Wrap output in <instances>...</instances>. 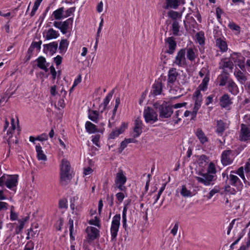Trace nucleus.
<instances>
[{"instance_id":"obj_1","label":"nucleus","mask_w":250,"mask_h":250,"mask_svg":"<svg viewBox=\"0 0 250 250\" xmlns=\"http://www.w3.org/2000/svg\"><path fill=\"white\" fill-rule=\"evenodd\" d=\"M70 165L66 159H62L60 165V179L62 183H66L71 179Z\"/></svg>"},{"instance_id":"obj_2","label":"nucleus","mask_w":250,"mask_h":250,"mask_svg":"<svg viewBox=\"0 0 250 250\" xmlns=\"http://www.w3.org/2000/svg\"><path fill=\"white\" fill-rule=\"evenodd\" d=\"M121 215L116 214L112 218L110 228L111 241L115 242L120 226Z\"/></svg>"},{"instance_id":"obj_3","label":"nucleus","mask_w":250,"mask_h":250,"mask_svg":"<svg viewBox=\"0 0 250 250\" xmlns=\"http://www.w3.org/2000/svg\"><path fill=\"white\" fill-rule=\"evenodd\" d=\"M185 49H180L176 54V55L173 61V65L177 66L179 67H185L187 65V62L185 55L186 53Z\"/></svg>"},{"instance_id":"obj_4","label":"nucleus","mask_w":250,"mask_h":250,"mask_svg":"<svg viewBox=\"0 0 250 250\" xmlns=\"http://www.w3.org/2000/svg\"><path fill=\"white\" fill-rule=\"evenodd\" d=\"M154 106L156 109H158L160 118H168L173 113L172 107L167 105V103H163L162 104H160L156 103L154 104Z\"/></svg>"},{"instance_id":"obj_5","label":"nucleus","mask_w":250,"mask_h":250,"mask_svg":"<svg viewBox=\"0 0 250 250\" xmlns=\"http://www.w3.org/2000/svg\"><path fill=\"white\" fill-rule=\"evenodd\" d=\"M126 177L122 169H120L117 173L115 179V188H117L121 191H125V187L124 186L126 182Z\"/></svg>"},{"instance_id":"obj_6","label":"nucleus","mask_w":250,"mask_h":250,"mask_svg":"<svg viewBox=\"0 0 250 250\" xmlns=\"http://www.w3.org/2000/svg\"><path fill=\"white\" fill-rule=\"evenodd\" d=\"M73 21V18H70L64 21H55L53 22V25L59 29L63 34H65L68 32L70 26L72 25Z\"/></svg>"},{"instance_id":"obj_7","label":"nucleus","mask_w":250,"mask_h":250,"mask_svg":"<svg viewBox=\"0 0 250 250\" xmlns=\"http://www.w3.org/2000/svg\"><path fill=\"white\" fill-rule=\"evenodd\" d=\"M199 175L200 176L195 177V179L199 183L206 186L213 185L212 182L215 180V175L209 173L200 172Z\"/></svg>"},{"instance_id":"obj_8","label":"nucleus","mask_w":250,"mask_h":250,"mask_svg":"<svg viewBox=\"0 0 250 250\" xmlns=\"http://www.w3.org/2000/svg\"><path fill=\"white\" fill-rule=\"evenodd\" d=\"M194 100V105L192 112V118L196 117L198 110L202 103V95L199 90H196L193 95Z\"/></svg>"},{"instance_id":"obj_9","label":"nucleus","mask_w":250,"mask_h":250,"mask_svg":"<svg viewBox=\"0 0 250 250\" xmlns=\"http://www.w3.org/2000/svg\"><path fill=\"white\" fill-rule=\"evenodd\" d=\"M144 117L146 123H154L158 120V115L154 110L147 107L144 111Z\"/></svg>"},{"instance_id":"obj_10","label":"nucleus","mask_w":250,"mask_h":250,"mask_svg":"<svg viewBox=\"0 0 250 250\" xmlns=\"http://www.w3.org/2000/svg\"><path fill=\"white\" fill-rule=\"evenodd\" d=\"M165 45L167 48L166 52L168 54H173L176 48L177 43L173 37H168L165 39Z\"/></svg>"},{"instance_id":"obj_11","label":"nucleus","mask_w":250,"mask_h":250,"mask_svg":"<svg viewBox=\"0 0 250 250\" xmlns=\"http://www.w3.org/2000/svg\"><path fill=\"white\" fill-rule=\"evenodd\" d=\"M233 151L226 150L223 151L221 155V162L223 166L230 165L233 161Z\"/></svg>"},{"instance_id":"obj_12","label":"nucleus","mask_w":250,"mask_h":250,"mask_svg":"<svg viewBox=\"0 0 250 250\" xmlns=\"http://www.w3.org/2000/svg\"><path fill=\"white\" fill-rule=\"evenodd\" d=\"M227 180L229 184L235 187L239 191L242 190L243 185L239 178L233 173H231L229 176H227Z\"/></svg>"},{"instance_id":"obj_13","label":"nucleus","mask_w":250,"mask_h":250,"mask_svg":"<svg viewBox=\"0 0 250 250\" xmlns=\"http://www.w3.org/2000/svg\"><path fill=\"white\" fill-rule=\"evenodd\" d=\"M239 139L242 141H250V126L244 124L241 125Z\"/></svg>"},{"instance_id":"obj_14","label":"nucleus","mask_w":250,"mask_h":250,"mask_svg":"<svg viewBox=\"0 0 250 250\" xmlns=\"http://www.w3.org/2000/svg\"><path fill=\"white\" fill-rule=\"evenodd\" d=\"M18 175H7L6 176L5 185L7 188L15 190L18 184Z\"/></svg>"},{"instance_id":"obj_15","label":"nucleus","mask_w":250,"mask_h":250,"mask_svg":"<svg viewBox=\"0 0 250 250\" xmlns=\"http://www.w3.org/2000/svg\"><path fill=\"white\" fill-rule=\"evenodd\" d=\"M179 74L175 68H170L168 72L167 84L172 87L176 82Z\"/></svg>"},{"instance_id":"obj_16","label":"nucleus","mask_w":250,"mask_h":250,"mask_svg":"<svg viewBox=\"0 0 250 250\" xmlns=\"http://www.w3.org/2000/svg\"><path fill=\"white\" fill-rule=\"evenodd\" d=\"M143 122L139 117L137 118L134 122V126L133 128V137L134 138L138 137L142 132Z\"/></svg>"},{"instance_id":"obj_17","label":"nucleus","mask_w":250,"mask_h":250,"mask_svg":"<svg viewBox=\"0 0 250 250\" xmlns=\"http://www.w3.org/2000/svg\"><path fill=\"white\" fill-rule=\"evenodd\" d=\"M162 80L159 79L157 81H155L152 85L151 93L153 96L160 95L162 91Z\"/></svg>"},{"instance_id":"obj_18","label":"nucleus","mask_w":250,"mask_h":250,"mask_svg":"<svg viewBox=\"0 0 250 250\" xmlns=\"http://www.w3.org/2000/svg\"><path fill=\"white\" fill-rule=\"evenodd\" d=\"M127 127V124L123 122L119 128L113 130L109 135V138L114 139L120 134L123 133Z\"/></svg>"},{"instance_id":"obj_19","label":"nucleus","mask_w":250,"mask_h":250,"mask_svg":"<svg viewBox=\"0 0 250 250\" xmlns=\"http://www.w3.org/2000/svg\"><path fill=\"white\" fill-rule=\"evenodd\" d=\"M165 8L176 9L181 5L185 3V0H166Z\"/></svg>"},{"instance_id":"obj_20","label":"nucleus","mask_w":250,"mask_h":250,"mask_svg":"<svg viewBox=\"0 0 250 250\" xmlns=\"http://www.w3.org/2000/svg\"><path fill=\"white\" fill-rule=\"evenodd\" d=\"M43 37L47 40L57 39L60 35L58 31L53 28H49L45 33H43Z\"/></svg>"},{"instance_id":"obj_21","label":"nucleus","mask_w":250,"mask_h":250,"mask_svg":"<svg viewBox=\"0 0 250 250\" xmlns=\"http://www.w3.org/2000/svg\"><path fill=\"white\" fill-rule=\"evenodd\" d=\"M58 47V43L54 42L48 44H44L43 50L44 52H49L50 54L53 55L56 52Z\"/></svg>"},{"instance_id":"obj_22","label":"nucleus","mask_w":250,"mask_h":250,"mask_svg":"<svg viewBox=\"0 0 250 250\" xmlns=\"http://www.w3.org/2000/svg\"><path fill=\"white\" fill-rule=\"evenodd\" d=\"M219 104L221 107L227 108L230 105L232 102L228 94H225L221 97Z\"/></svg>"},{"instance_id":"obj_23","label":"nucleus","mask_w":250,"mask_h":250,"mask_svg":"<svg viewBox=\"0 0 250 250\" xmlns=\"http://www.w3.org/2000/svg\"><path fill=\"white\" fill-rule=\"evenodd\" d=\"M215 44L221 52H225L228 50V45L224 38H217L215 41Z\"/></svg>"},{"instance_id":"obj_24","label":"nucleus","mask_w":250,"mask_h":250,"mask_svg":"<svg viewBox=\"0 0 250 250\" xmlns=\"http://www.w3.org/2000/svg\"><path fill=\"white\" fill-rule=\"evenodd\" d=\"M227 88L229 91L234 95H236L239 93L238 86L232 79L228 80Z\"/></svg>"},{"instance_id":"obj_25","label":"nucleus","mask_w":250,"mask_h":250,"mask_svg":"<svg viewBox=\"0 0 250 250\" xmlns=\"http://www.w3.org/2000/svg\"><path fill=\"white\" fill-rule=\"evenodd\" d=\"M234 75L237 81L242 84L245 83L247 78L245 74L239 69L236 68L234 71Z\"/></svg>"},{"instance_id":"obj_26","label":"nucleus","mask_w":250,"mask_h":250,"mask_svg":"<svg viewBox=\"0 0 250 250\" xmlns=\"http://www.w3.org/2000/svg\"><path fill=\"white\" fill-rule=\"evenodd\" d=\"M89 238L91 240H94L98 238L99 234V230L96 228L93 227H88L86 229Z\"/></svg>"},{"instance_id":"obj_27","label":"nucleus","mask_w":250,"mask_h":250,"mask_svg":"<svg viewBox=\"0 0 250 250\" xmlns=\"http://www.w3.org/2000/svg\"><path fill=\"white\" fill-rule=\"evenodd\" d=\"M36 61L38 67L45 72L48 71L47 66H48V63L46 62L45 58L40 56L36 60Z\"/></svg>"},{"instance_id":"obj_28","label":"nucleus","mask_w":250,"mask_h":250,"mask_svg":"<svg viewBox=\"0 0 250 250\" xmlns=\"http://www.w3.org/2000/svg\"><path fill=\"white\" fill-rule=\"evenodd\" d=\"M195 135L201 144H204L208 141V138L201 128H198L196 130Z\"/></svg>"},{"instance_id":"obj_29","label":"nucleus","mask_w":250,"mask_h":250,"mask_svg":"<svg viewBox=\"0 0 250 250\" xmlns=\"http://www.w3.org/2000/svg\"><path fill=\"white\" fill-rule=\"evenodd\" d=\"M36 151L37 152V158L39 160L46 161L47 157L43 153L42 147L40 144L36 145Z\"/></svg>"},{"instance_id":"obj_30","label":"nucleus","mask_w":250,"mask_h":250,"mask_svg":"<svg viewBox=\"0 0 250 250\" xmlns=\"http://www.w3.org/2000/svg\"><path fill=\"white\" fill-rule=\"evenodd\" d=\"M113 94V91L108 93L105 98L104 99L103 103L100 104V107H103V109L101 111L102 113L103 112L104 110L107 108V105L108 104L110 101L112 99Z\"/></svg>"},{"instance_id":"obj_31","label":"nucleus","mask_w":250,"mask_h":250,"mask_svg":"<svg viewBox=\"0 0 250 250\" xmlns=\"http://www.w3.org/2000/svg\"><path fill=\"white\" fill-rule=\"evenodd\" d=\"M64 7H60L57 10H55L53 13L52 16L54 19L56 20H61L63 19V13H64Z\"/></svg>"},{"instance_id":"obj_32","label":"nucleus","mask_w":250,"mask_h":250,"mask_svg":"<svg viewBox=\"0 0 250 250\" xmlns=\"http://www.w3.org/2000/svg\"><path fill=\"white\" fill-rule=\"evenodd\" d=\"M85 126L86 131L89 134L94 133L98 131V128L96 125L89 121H87L85 123Z\"/></svg>"},{"instance_id":"obj_33","label":"nucleus","mask_w":250,"mask_h":250,"mask_svg":"<svg viewBox=\"0 0 250 250\" xmlns=\"http://www.w3.org/2000/svg\"><path fill=\"white\" fill-rule=\"evenodd\" d=\"M185 49L186 50V54H187V57L188 59L191 62L194 61L196 57L194 50L190 47L186 48Z\"/></svg>"},{"instance_id":"obj_34","label":"nucleus","mask_w":250,"mask_h":250,"mask_svg":"<svg viewBox=\"0 0 250 250\" xmlns=\"http://www.w3.org/2000/svg\"><path fill=\"white\" fill-rule=\"evenodd\" d=\"M221 63V68L222 69H224L226 68L232 70L233 68V63L229 59L226 58L222 61Z\"/></svg>"},{"instance_id":"obj_35","label":"nucleus","mask_w":250,"mask_h":250,"mask_svg":"<svg viewBox=\"0 0 250 250\" xmlns=\"http://www.w3.org/2000/svg\"><path fill=\"white\" fill-rule=\"evenodd\" d=\"M88 118L95 123H98L99 118V112L96 110H89Z\"/></svg>"},{"instance_id":"obj_36","label":"nucleus","mask_w":250,"mask_h":250,"mask_svg":"<svg viewBox=\"0 0 250 250\" xmlns=\"http://www.w3.org/2000/svg\"><path fill=\"white\" fill-rule=\"evenodd\" d=\"M225 130V124L222 120L217 121L216 132L220 135H222Z\"/></svg>"},{"instance_id":"obj_37","label":"nucleus","mask_w":250,"mask_h":250,"mask_svg":"<svg viewBox=\"0 0 250 250\" xmlns=\"http://www.w3.org/2000/svg\"><path fill=\"white\" fill-rule=\"evenodd\" d=\"M209 81V78L206 76L203 80L202 83L199 85L198 88L196 90L205 91L207 88L208 83Z\"/></svg>"},{"instance_id":"obj_38","label":"nucleus","mask_w":250,"mask_h":250,"mask_svg":"<svg viewBox=\"0 0 250 250\" xmlns=\"http://www.w3.org/2000/svg\"><path fill=\"white\" fill-rule=\"evenodd\" d=\"M180 194L182 196L185 197H188L192 196L191 191L188 190L184 185L182 186V188L180 190Z\"/></svg>"},{"instance_id":"obj_39","label":"nucleus","mask_w":250,"mask_h":250,"mask_svg":"<svg viewBox=\"0 0 250 250\" xmlns=\"http://www.w3.org/2000/svg\"><path fill=\"white\" fill-rule=\"evenodd\" d=\"M68 46V42L66 40H62L59 45V49L60 50V53H64L67 50V48Z\"/></svg>"},{"instance_id":"obj_40","label":"nucleus","mask_w":250,"mask_h":250,"mask_svg":"<svg viewBox=\"0 0 250 250\" xmlns=\"http://www.w3.org/2000/svg\"><path fill=\"white\" fill-rule=\"evenodd\" d=\"M120 104V98L119 97H117L115 99V104L114 107V109L112 111V115L111 117L110 118V120L113 121L114 120L116 112L117 110V108L119 106V105Z\"/></svg>"},{"instance_id":"obj_41","label":"nucleus","mask_w":250,"mask_h":250,"mask_svg":"<svg viewBox=\"0 0 250 250\" xmlns=\"http://www.w3.org/2000/svg\"><path fill=\"white\" fill-rule=\"evenodd\" d=\"M244 169L243 167H240L236 171H231V173H235L238 174L244 181V183H246L247 181L245 175H244Z\"/></svg>"},{"instance_id":"obj_42","label":"nucleus","mask_w":250,"mask_h":250,"mask_svg":"<svg viewBox=\"0 0 250 250\" xmlns=\"http://www.w3.org/2000/svg\"><path fill=\"white\" fill-rule=\"evenodd\" d=\"M75 7H70V8L67 9V10H66L65 11L64 10L63 18L65 19L68 17H70L71 15H73L74 12H75Z\"/></svg>"},{"instance_id":"obj_43","label":"nucleus","mask_w":250,"mask_h":250,"mask_svg":"<svg viewBox=\"0 0 250 250\" xmlns=\"http://www.w3.org/2000/svg\"><path fill=\"white\" fill-rule=\"evenodd\" d=\"M220 190V188L218 186H215L213 189H212L208 195H207L208 199H210L212 197L215 195V194L219 192Z\"/></svg>"},{"instance_id":"obj_44","label":"nucleus","mask_w":250,"mask_h":250,"mask_svg":"<svg viewBox=\"0 0 250 250\" xmlns=\"http://www.w3.org/2000/svg\"><path fill=\"white\" fill-rule=\"evenodd\" d=\"M167 15L168 17L172 20H176L181 16L179 12L173 10L169 11L167 13Z\"/></svg>"},{"instance_id":"obj_45","label":"nucleus","mask_w":250,"mask_h":250,"mask_svg":"<svg viewBox=\"0 0 250 250\" xmlns=\"http://www.w3.org/2000/svg\"><path fill=\"white\" fill-rule=\"evenodd\" d=\"M196 37L198 43L203 44L205 42L204 34L203 32H199L196 34Z\"/></svg>"},{"instance_id":"obj_46","label":"nucleus","mask_w":250,"mask_h":250,"mask_svg":"<svg viewBox=\"0 0 250 250\" xmlns=\"http://www.w3.org/2000/svg\"><path fill=\"white\" fill-rule=\"evenodd\" d=\"M172 26L173 35H178L180 28L179 23L177 21H174L172 23Z\"/></svg>"},{"instance_id":"obj_47","label":"nucleus","mask_w":250,"mask_h":250,"mask_svg":"<svg viewBox=\"0 0 250 250\" xmlns=\"http://www.w3.org/2000/svg\"><path fill=\"white\" fill-rule=\"evenodd\" d=\"M228 77L227 74L225 75H221L220 76V85L224 86L226 84L228 83Z\"/></svg>"},{"instance_id":"obj_48","label":"nucleus","mask_w":250,"mask_h":250,"mask_svg":"<svg viewBox=\"0 0 250 250\" xmlns=\"http://www.w3.org/2000/svg\"><path fill=\"white\" fill-rule=\"evenodd\" d=\"M207 173H209L211 174H213L215 175V174L216 173V169L214 165L212 163H210L208 168V171Z\"/></svg>"},{"instance_id":"obj_49","label":"nucleus","mask_w":250,"mask_h":250,"mask_svg":"<svg viewBox=\"0 0 250 250\" xmlns=\"http://www.w3.org/2000/svg\"><path fill=\"white\" fill-rule=\"evenodd\" d=\"M34 244L32 241H29L26 244L23 250H33Z\"/></svg>"},{"instance_id":"obj_50","label":"nucleus","mask_w":250,"mask_h":250,"mask_svg":"<svg viewBox=\"0 0 250 250\" xmlns=\"http://www.w3.org/2000/svg\"><path fill=\"white\" fill-rule=\"evenodd\" d=\"M89 223L90 225H93L98 227H100V221L97 216H95L93 219L90 220Z\"/></svg>"},{"instance_id":"obj_51","label":"nucleus","mask_w":250,"mask_h":250,"mask_svg":"<svg viewBox=\"0 0 250 250\" xmlns=\"http://www.w3.org/2000/svg\"><path fill=\"white\" fill-rule=\"evenodd\" d=\"M228 26L231 30L240 32V27L234 22L229 23V24H228Z\"/></svg>"},{"instance_id":"obj_52","label":"nucleus","mask_w":250,"mask_h":250,"mask_svg":"<svg viewBox=\"0 0 250 250\" xmlns=\"http://www.w3.org/2000/svg\"><path fill=\"white\" fill-rule=\"evenodd\" d=\"M115 196L119 203H122L125 197L124 193L121 192L117 193Z\"/></svg>"},{"instance_id":"obj_53","label":"nucleus","mask_w":250,"mask_h":250,"mask_svg":"<svg viewBox=\"0 0 250 250\" xmlns=\"http://www.w3.org/2000/svg\"><path fill=\"white\" fill-rule=\"evenodd\" d=\"M48 139V135L46 133H42L40 135L37 136L36 138V140H39L40 141H45Z\"/></svg>"},{"instance_id":"obj_54","label":"nucleus","mask_w":250,"mask_h":250,"mask_svg":"<svg viewBox=\"0 0 250 250\" xmlns=\"http://www.w3.org/2000/svg\"><path fill=\"white\" fill-rule=\"evenodd\" d=\"M179 228V223L176 222L173 227V228L171 230V233L173 235V236H175L177 233V231Z\"/></svg>"},{"instance_id":"obj_55","label":"nucleus","mask_w":250,"mask_h":250,"mask_svg":"<svg viewBox=\"0 0 250 250\" xmlns=\"http://www.w3.org/2000/svg\"><path fill=\"white\" fill-rule=\"evenodd\" d=\"M13 208L14 207L12 206L11 208L10 215V220L12 221L16 220L18 218L17 214L13 211Z\"/></svg>"},{"instance_id":"obj_56","label":"nucleus","mask_w":250,"mask_h":250,"mask_svg":"<svg viewBox=\"0 0 250 250\" xmlns=\"http://www.w3.org/2000/svg\"><path fill=\"white\" fill-rule=\"evenodd\" d=\"M244 169L246 174L250 172V158H249L248 160V161L246 163Z\"/></svg>"},{"instance_id":"obj_57","label":"nucleus","mask_w":250,"mask_h":250,"mask_svg":"<svg viewBox=\"0 0 250 250\" xmlns=\"http://www.w3.org/2000/svg\"><path fill=\"white\" fill-rule=\"evenodd\" d=\"M8 204L4 202L0 201V212L1 210H6L8 208Z\"/></svg>"},{"instance_id":"obj_58","label":"nucleus","mask_w":250,"mask_h":250,"mask_svg":"<svg viewBox=\"0 0 250 250\" xmlns=\"http://www.w3.org/2000/svg\"><path fill=\"white\" fill-rule=\"evenodd\" d=\"M39 6H40V4H39L36 2H34V6H33V7L32 9V11L31 12V13H30L31 17H33V16L35 15V13H36V11L37 10V9H38Z\"/></svg>"},{"instance_id":"obj_59","label":"nucleus","mask_w":250,"mask_h":250,"mask_svg":"<svg viewBox=\"0 0 250 250\" xmlns=\"http://www.w3.org/2000/svg\"><path fill=\"white\" fill-rule=\"evenodd\" d=\"M24 221L21 220H19L20 225L18 227V228L16 229V233H19L23 229L24 225Z\"/></svg>"},{"instance_id":"obj_60","label":"nucleus","mask_w":250,"mask_h":250,"mask_svg":"<svg viewBox=\"0 0 250 250\" xmlns=\"http://www.w3.org/2000/svg\"><path fill=\"white\" fill-rule=\"evenodd\" d=\"M42 42L41 41H40L39 42H32L31 44V46H33L34 48H37L39 50H40L41 49V45L42 44Z\"/></svg>"},{"instance_id":"obj_61","label":"nucleus","mask_w":250,"mask_h":250,"mask_svg":"<svg viewBox=\"0 0 250 250\" xmlns=\"http://www.w3.org/2000/svg\"><path fill=\"white\" fill-rule=\"evenodd\" d=\"M127 143H126V141L125 140L124 141H122L120 145V147L119 149V152L120 153H121L122 151L127 146Z\"/></svg>"},{"instance_id":"obj_62","label":"nucleus","mask_w":250,"mask_h":250,"mask_svg":"<svg viewBox=\"0 0 250 250\" xmlns=\"http://www.w3.org/2000/svg\"><path fill=\"white\" fill-rule=\"evenodd\" d=\"M54 61L56 65H59L62 63V57L60 55H58L54 58Z\"/></svg>"},{"instance_id":"obj_63","label":"nucleus","mask_w":250,"mask_h":250,"mask_svg":"<svg viewBox=\"0 0 250 250\" xmlns=\"http://www.w3.org/2000/svg\"><path fill=\"white\" fill-rule=\"evenodd\" d=\"M50 73L52 76V79L53 80H54L56 79L57 73L53 65L50 67Z\"/></svg>"},{"instance_id":"obj_64","label":"nucleus","mask_w":250,"mask_h":250,"mask_svg":"<svg viewBox=\"0 0 250 250\" xmlns=\"http://www.w3.org/2000/svg\"><path fill=\"white\" fill-rule=\"evenodd\" d=\"M59 205L61 208H67L66 201L65 200H61L59 201Z\"/></svg>"}]
</instances>
